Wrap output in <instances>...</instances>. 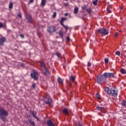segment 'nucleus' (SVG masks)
<instances>
[{"label":"nucleus","instance_id":"4be33fe9","mask_svg":"<svg viewBox=\"0 0 126 126\" xmlns=\"http://www.w3.org/2000/svg\"><path fill=\"white\" fill-rule=\"evenodd\" d=\"M121 73H122V74H126V69L122 68L121 70Z\"/></svg>","mask_w":126,"mask_h":126},{"label":"nucleus","instance_id":"412c9836","mask_svg":"<svg viewBox=\"0 0 126 126\" xmlns=\"http://www.w3.org/2000/svg\"><path fill=\"white\" fill-rule=\"evenodd\" d=\"M32 115L34 119H36L37 121H39V118H38V117L36 116V115H35V114H34L33 112H32Z\"/></svg>","mask_w":126,"mask_h":126},{"label":"nucleus","instance_id":"f03ea898","mask_svg":"<svg viewBox=\"0 0 126 126\" xmlns=\"http://www.w3.org/2000/svg\"><path fill=\"white\" fill-rule=\"evenodd\" d=\"M8 115L7 112L2 109H0V119L3 121V122H6V117Z\"/></svg>","mask_w":126,"mask_h":126},{"label":"nucleus","instance_id":"4c0bfd02","mask_svg":"<svg viewBox=\"0 0 126 126\" xmlns=\"http://www.w3.org/2000/svg\"><path fill=\"white\" fill-rule=\"evenodd\" d=\"M56 15H57V14L56 13V12H54L53 13V17L54 18H55V17H56Z\"/></svg>","mask_w":126,"mask_h":126},{"label":"nucleus","instance_id":"58836bf2","mask_svg":"<svg viewBox=\"0 0 126 126\" xmlns=\"http://www.w3.org/2000/svg\"><path fill=\"white\" fill-rule=\"evenodd\" d=\"M3 27V25L1 23H0V28H2Z\"/></svg>","mask_w":126,"mask_h":126},{"label":"nucleus","instance_id":"ea45409f","mask_svg":"<svg viewBox=\"0 0 126 126\" xmlns=\"http://www.w3.org/2000/svg\"><path fill=\"white\" fill-rule=\"evenodd\" d=\"M20 36L21 37V38H22V39H23L24 38V35L23 34H20Z\"/></svg>","mask_w":126,"mask_h":126},{"label":"nucleus","instance_id":"9d476101","mask_svg":"<svg viewBox=\"0 0 126 126\" xmlns=\"http://www.w3.org/2000/svg\"><path fill=\"white\" fill-rule=\"evenodd\" d=\"M69 79H70V81H69L68 82V85H69V86H71V82L70 81H72V82H73V81H74V80H75V77L74 76H73V75H71L69 77Z\"/></svg>","mask_w":126,"mask_h":126},{"label":"nucleus","instance_id":"79ce46f5","mask_svg":"<svg viewBox=\"0 0 126 126\" xmlns=\"http://www.w3.org/2000/svg\"><path fill=\"white\" fill-rule=\"evenodd\" d=\"M118 32H116L115 34V37H118Z\"/></svg>","mask_w":126,"mask_h":126},{"label":"nucleus","instance_id":"aec40b11","mask_svg":"<svg viewBox=\"0 0 126 126\" xmlns=\"http://www.w3.org/2000/svg\"><path fill=\"white\" fill-rule=\"evenodd\" d=\"M57 81L60 84H62V83H63V80L60 77L57 79Z\"/></svg>","mask_w":126,"mask_h":126},{"label":"nucleus","instance_id":"393cba45","mask_svg":"<svg viewBox=\"0 0 126 126\" xmlns=\"http://www.w3.org/2000/svg\"><path fill=\"white\" fill-rule=\"evenodd\" d=\"M86 11L88 13H91V12H92V10H91V9L90 8L87 9Z\"/></svg>","mask_w":126,"mask_h":126},{"label":"nucleus","instance_id":"7c9ffc66","mask_svg":"<svg viewBox=\"0 0 126 126\" xmlns=\"http://www.w3.org/2000/svg\"><path fill=\"white\" fill-rule=\"evenodd\" d=\"M59 35L61 37H63V32H59Z\"/></svg>","mask_w":126,"mask_h":126},{"label":"nucleus","instance_id":"37998d69","mask_svg":"<svg viewBox=\"0 0 126 126\" xmlns=\"http://www.w3.org/2000/svg\"><path fill=\"white\" fill-rule=\"evenodd\" d=\"M82 9H85V8H86V6L85 5V6L82 7Z\"/></svg>","mask_w":126,"mask_h":126},{"label":"nucleus","instance_id":"6e6552de","mask_svg":"<svg viewBox=\"0 0 126 126\" xmlns=\"http://www.w3.org/2000/svg\"><path fill=\"white\" fill-rule=\"evenodd\" d=\"M104 76L106 78H114L115 77V73H104Z\"/></svg>","mask_w":126,"mask_h":126},{"label":"nucleus","instance_id":"de8ad7c7","mask_svg":"<svg viewBox=\"0 0 126 126\" xmlns=\"http://www.w3.org/2000/svg\"><path fill=\"white\" fill-rule=\"evenodd\" d=\"M65 16H67V14H65Z\"/></svg>","mask_w":126,"mask_h":126},{"label":"nucleus","instance_id":"8fccbe9b","mask_svg":"<svg viewBox=\"0 0 126 126\" xmlns=\"http://www.w3.org/2000/svg\"><path fill=\"white\" fill-rule=\"evenodd\" d=\"M65 0L66 1H67V0Z\"/></svg>","mask_w":126,"mask_h":126},{"label":"nucleus","instance_id":"423d86ee","mask_svg":"<svg viewBox=\"0 0 126 126\" xmlns=\"http://www.w3.org/2000/svg\"><path fill=\"white\" fill-rule=\"evenodd\" d=\"M44 102L46 105H51L52 104V98L50 95H47L46 97L44 98Z\"/></svg>","mask_w":126,"mask_h":126},{"label":"nucleus","instance_id":"4468645a","mask_svg":"<svg viewBox=\"0 0 126 126\" xmlns=\"http://www.w3.org/2000/svg\"><path fill=\"white\" fill-rule=\"evenodd\" d=\"M46 3H47V0H41L40 5L42 6H45Z\"/></svg>","mask_w":126,"mask_h":126},{"label":"nucleus","instance_id":"39448f33","mask_svg":"<svg viewBox=\"0 0 126 126\" xmlns=\"http://www.w3.org/2000/svg\"><path fill=\"white\" fill-rule=\"evenodd\" d=\"M39 75V73L38 72L35 70H33V73L31 74V76L32 78H33L34 80H38V76Z\"/></svg>","mask_w":126,"mask_h":126},{"label":"nucleus","instance_id":"5701e85b","mask_svg":"<svg viewBox=\"0 0 126 126\" xmlns=\"http://www.w3.org/2000/svg\"><path fill=\"white\" fill-rule=\"evenodd\" d=\"M13 6V4L12 3V2H10L8 6L9 9H11V8H12Z\"/></svg>","mask_w":126,"mask_h":126},{"label":"nucleus","instance_id":"c85d7f7f","mask_svg":"<svg viewBox=\"0 0 126 126\" xmlns=\"http://www.w3.org/2000/svg\"><path fill=\"white\" fill-rule=\"evenodd\" d=\"M121 105H122V106H126V101L125 100H123V102L121 103Z\"/></svg>","mask_w":126,"mask_h":126},{"label":"nucleus","instance_id":"a18cd8bd","mask_svg":"<svg viewBox=\"0 0 126 126\" xmlns=\"http://www.w3.org/2000/svg\"><path fill=\"white\" fill-rule=\"evenodd\" d=\"M66 40H67V41H69V37L67 36Z\"/></svg>","mask_w":126,"mask_h":126},{"label":"nucleus","instance_id":"72a5a7b5","mask_svg":"<svg viewBox=\"0 0 126 126\" xmlns=\"http://www.w3.org/2000/svg\"><path fill=\"white\" fill-rule=\"evenodd\" d=\"M116 55H117V56H121V52H120V51H117L116 52Z\"/></svg>","mask_w":126,"mask_h":126},{"label":"nucleus","instance_id":"e433bc0d","mask_svg":"<svg viewBox=\"0 0 126 126\" xmlns=\"http://www.w3.org/2000/svg\"><path fill=\"white\" fill-rule=\"evenodd\" d=\"M107 11L108 13H111L112 12V10H110L109 8L107 9Z\"/></svg>","mask_w":126,"mask_h":126},{"label":"nucleus","instance_id":"f257e3e1","mask_svg":"<svg viewBox=\"0 0 126 126\" xmlns=\"http://www.w3.org/2000/svg\"><path fill=\"white\" fill-rule=\"evenodd\" d=\"M105 91L107 95H110L113 97H117L118 96V90L117 89L111 88L110 89L108 87H106L105 89Z\"/></svg>","mask_w":126,"mask_h":126},{"label":"nucleus","instance_id":"49530a36","mask_svg":"<svg viewBox=\"0 0 126 126\" xmlns=\"http://www.w3.org/2000/svg\"><path fill=\"white\" fill-rule=\"evenodd\" d=\"M109 7H110V8H112L113 7V6H112V5H109Z\"/></svg>","mask_w":126,"mask_h":126},{"label":"nucleus","instance_id":"f8f14e48","mask_svg":"<svg viewBox=\"0 0 126 126\" xmlns=\"http://www.w3.org/2000/svg\"><path fill=\"white\" fill-rule=\"evenodd\" d=\"M5 41V37H2L0 38V46H2L3 45V43H4V41Z\"/></svg>","mask_w":126,"mask_h":126},{"label":"nucleus","instance_id":"7ed1b4c3","mask_svg":"<svg viewBox=\"0 0 126 126\" xmlns=\"http://www.w3.org/2000/svg\"><path fill=\"white\" fill-rule=\"evenodd\" d=\"M96 78L97 82L98 84H104V83H105V81H106V79H107V78H106L104 73L101 75L97 76Z\"/></svg>","mask_w":126,"mask_h":126},{"label":"nucleus","instance_id":"bb28decb","mask_svg":"<svg viewBox=\"0 0 126 126\" xmlns=\"http://www.w3.org/2000/svg\"><path fill=\"white\" fill-rule=\"evenodd\" d=\"M95 96H96V98H97V99H101V96L100 95V94H95Z\"/></svg>","mask_w":126,"mask_h":126},{"label":"nucleus","instance_id":"473e14b6","mask_svg":"<svg viewBox=\"0 0 126 126\" xmlns=\"http://www.w3.org/2000/svg\"><path fill=\"white\" fill-rule=\"evenodd\" d=\"M35 87H36V85H35V83L32 84L31 87L32 89H34Z\"/></svg>","mask_w":126,"mask_h":126},{"label":"nucleus","instance_id":"a211bd4d","mask_svg":"<svg viewBox=\"0 0 126 126\" xmlns=\"http://www.w3.org/2000/svg\"><path fill=\"white\" fill-rule=\"evenodd\" d=\"M63 112L65 115H68V111L67 110V109L64 108V109L63 110Z\"/></svg>","mask_w":126,"mask_h":126},{"label":"nucleus","instance_id":"2f4dec72","mask_svg":"<svg viewBox=\"0 0 126 126\" xmlns=\"http://www.w3.org/2000/svg\"><path fill=\"white\" fill-rule=\"evenodd\" d=\"M105 63H109V59L107 58H105L104 60Z\"/></svg>","mask_w":126,"mask_h":126},{"label":"nucleus","instance_id":"f704fd0d","mask_svg":"<svg viewBox=\"0 0 126 126\" xmlns=\"http://www.w3.org/2000/svg\"><path fill=\"white\" fill-rule=\"evenodd\" d=\"M64 6H68L69 5V3H63Z\"/></svg>","mask_w":126,"mask_h":126},{"label":"nucleus","instance_id":"c03bdc74","mask_svg":"<svg viewBox=\"0 0 126 126\" xmlns=\"http://www.w3.org/2000/svg\"><path fill=\"white\" fill-rule=\"evenodd\" d=\"M34 1V0H30V3H32Z\"/></svg>","mask_w":126,"mask_h":126},{"label":"nucleus","instance_id":"09e8293b","mask_svg":"<svg viewBox=\"0 0 126 126\" xmlns=\"http://www.w3.org/2000/svg\"><path fill=\"white\" fill-rule=\"evenodd\" d=\"M22 66H24V64H22Z\"/></svg>","mask_w":126,"mask_h":126},{"label":"nucleus","instance_id":"9b49d317","mask_svg":"<svg viewBox=\"0 0 126 126\" xmlns=\"http://www.w3.org/2000/svg\"><path fill=\"white\" fill-rule=\"evenodd\" d=\"M42 73L44 75H49L50 74V72L48 70L47 68L45 69H42Z\"/></svg>","mask_w":126,"mask_h":126},{"label":"nucleus","instance_id":"a878e982","mask_svg":"<svg viewBox=\"0 0 126 126\" xmlns=\"http://www.w3.org/2000/svg\"><path fill=\"white\" fill-rule=\"evenodd\" d=\"M98 1V0H95L93 1V3L94 5H97V2Z\"/></svg>","mask_w":126,"mask_h":126},{"label":"nucleus","instance_id":"dca6fc26","mask_svg":"<svg viewBox=\"0 0 126 126\" xmlns=\"http://www.w3.org/2000/svg\"><path fill=\"white\" fill-rule=\"evenodd\" d=\"M96 110L97 111H100V112H103L104 108L100 106L96 107Z\"/></svg>","mask_w":126,"mask_h":126},{"label":"nucleus","instance_id":"0eeeda50","mask_svg":"<svg viewBox=\"0 0 126 126\" xmlns=\"http://www.w3.org/2000/svg\"><path fill=\"white\" fill-rule=\"evenodd\" d=\"M47 32L49 33H54V32H56L57 30L55 26H49L47 29Z\"/></svg>","mask_w":126,"mask_h":126},{"label":"nucleus","instance_id":"6ab92c4d","mask_svg":"<svg viewBox=\"0 0 126 126\" xmlns=\"http://www.w3.org/2000/svg\"><path fill=\"white\" fill-rule=\"evenodd\" d=\"M77 12H78V7H75L74 9V14H77Z\"/></svg>","mask_w":126,"mask_h":126},{"label":"nucleus","instance_id":"ddd939ff","mask_svg":"<svg viewBox=\"0 0 126 126\" xmlns=\"http://www.w3.org/2000/svg\"><path fill=\"white\" fill-rule=\"evenodd\" d=\"M47 125L48 126H55V124H54V123L51 120H48L47 121Z\"/></svg>","mask_w":126,"mask_h":126},{"label":"nucleus","instance_id":"c9c22d12","mask_svg":"<svg viewBox=\"0 0 126 126\" xmlns=\"http://www.w3.org/2000/svg\"><path fill=\"white\" fill-rule=\"evenodd\" d=\"M17 15H18V17H20V18H21V17H22L21 13L19 12L17 13Z\"/></svg>","mask_w":126,"mask_h":126},{"label":"nucleus","instance_id":"1a4fd4ad","mask_svg":"<svg viewBox=\"0 0 126 126\" xmlns=\"http://www.w3.org/2000/svg\"><path fill=\"white\" fill-rule=\"evenodd\" d=\"M25 17L26 19H27L29 22H30V23H32V16H31V15L26 14Z\"/></svg>","mask_w":126,"mask_h":126},{"label":"nucleus","instance_id":"c756f323","mask_svg":"<svg viewBox=\"0 0 126 126\" xmlns=\"http://www.w3.org/2000/svg\"><path fill=\"white\" fill-rule=\"evenodd\" d=\"M56 56H58V57L59 58V59H61V53L58 52L57 53H56Z\"/></svg>","mask_w":126,"mask_h":126},{"label":"nucleus","instance_id":"b1692460","mask_svg":"<svg viewBox=\"0 0 126 126\" xmlns=\"http://www.w3.org/2000/svg\"><path fill=\"white\" fill-rule=\"evenodd\" d=\"M29 123H30V124H31V125H32V126H35V122H34V121L29 120Z\"/></svg>","mask_w":126,"mask_h":126},{"label":"nucleus","instance_id":"cd10ccee","mask_svg":"<svg viewBox=\"0 0 126 126\" xmlns=\"http://www.w3.org/2000/svg\"><path fill=\"white\" fill-rule=\"evenodd\" d=\"M62 26H63V27L66 29V32H67V30L68 29V27L66 26H65L64 24L62 25Z\"/></svg>","mask_w":126,"mask_h":126},{"label":"nucleus","instance_id":"2eb2a0df","mask_svg":"<svg viewBox=\"0 0 126 126\" xmlns=\"http://www.w3.org/2000/svg\"><path fill=\"white\" fill-rule=\"evenodd\" d=\"M65 20H66V18L64 17L62 18L60 21V24L61 25H63V22L65 21Z\"/></svg>","mask_w":126,"mask_h":126},{"label":"nucleus","instance_id":"f3484780","mask_svg":"<svg viewBox=\"0 0 126 126\" xmlns=\"http://www.w3.org/2000/svg\"><path fill=\"white\" fill-rule=\"evenodd\" d=\"M41 66L43 68V69H45V68H47V67L46 66V65H45V63H44L41 62L40 63Z\"/></svg>","mask_w":126,"mask_h":126},{"label":"nucleus","instance_id":"20e7f679","mask_svg":"<svg viewBox=\"0 0 126 126\" xmlns=\"http://www.w3.org/2000/svg\"><path fill=\"white\" fill-rule=\"evenodd\" d=\"M97 31L99 32V34L104 36H106V35H108V34H109V31L106 28L98 29Z\"/></svg>","mask_w":126,"mask_h":126},{"label":"nucleus","instance_id":"a19ab883","mask_svg":"<svg viewBox=\"0 0 126 126\" xmlns=\"http://www.w3.org/2000/svg\"><path fill=\"white\" fill-rule=\"evenodd\" d=\"M88 66H91V63H90V62L88 63Z\"/></svg>","mask_w":126,"mask_h":126}]
</instances>
